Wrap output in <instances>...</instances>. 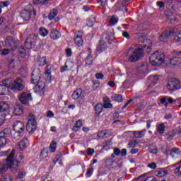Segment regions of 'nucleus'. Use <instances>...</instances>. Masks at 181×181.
<instances>
[{"label": "nucleus", "instance_id": "1", "mask_svg": "<svg viewBox=\"0 0 181 181\" xmlns=\"http://www.w3.org/2000/svg\"><path fill=\"white\" fill-rule=\"evenodd\" d=\"M144 56V49L138 47H130L126 54V59L131 63L138 62Z\"/></svg>", "mask_w": 181, "mask_h": 181}, {"label": "nucleus", "instance_id": "2", "mask_svg": "<svg viewBox=\"0 0 181 181\" xmlns=\"http://www.w3.org/2000/svg\"><path fill=\"white\" fill-rule=\"evenodd\" d=\"M6 164L0 166V173H5L8 169L18 170V164H15V150H12L10 155L6 159Z\"/></svg>", "mask_w": 181, "mask_h": 181}, {"label": "nucleus", "instance_id": "3", "mask_svg": "<svg viewBox=\"0 0 181 181\" xmlns=\"http://www.w3.org/2000/svg\"><path fill=\"white\" fill-rule=\"evenodd\" d=\"M149 59L152 66H160L165 62V54L162 51H156L150 56Z\"/></svg>", "mask_w": 181, "mask_h": 181}, {"label": "nucleus", "instance_id": "4", "mask_svg": "<svg viewBox=\"0 0 181 181\" xmlns=\"http://www.w3.org/2000/svg\"><path fill=\"white\" fill-rule=\"evenodd\" d=\"M8 79V88L13 91H22L25 89V81L21 78H17L12 82V79Z\"/></svg>", "mask_w": 181, "mask_h": 181}, {"label": "nucleus", "instance_id": "5", "mask_svg": "<svg viewBox=\"0 0 181 181\" xmlns=\"http://www.w3.org/2000/svg\"><path fill=\"white\" fill-rule=\"evenodd\" d=\"M181 87L180 81L176 78H170L167 84V88L170 91H176Z\"/></svg>", "mask_w": 181, "mask_h": 181}, {"label": "nucleus", "instance_id": "6", "mask_svg": "<svg viewBox=\"0 0 181 181\" xmlns=\"http://www.w3.org/2000/svg\"><path fill=\"white\" fill-rule=\"evenodd\" d=\"M32 12H33L34 15H36V11L33 10V6L30 4L21 12V17L24 21H29V19H30V15H32Z\"/></svg>", "mask_w": 181, "mask_h": 181}, {"label": "nucleus", "instance_id": "7", "mask_svg": "<svg viewBox=\"0 0 181 181\" xmlns=\"http://www.w3.org/2000/svg\"><path fill=\"white\" fill-rule=\"evenodd\" d=\"M26 130L30 134V132H35L36 130V119L35 115H30L27 122Z\"/></svg>", "mask_w": 181, "mask_h": 181}, {"label": "nucleus", "instance_id": "8", "mask_svg": "<svg viewBox=\"0 0 181 181\" xmlns=\"http://www.w3.org/2000/svg\"><path fill=\"white\" fill-rule=\"evenodd\" d=\"M36 42H37V35L31 34L28 37L25 42V47L26 49H30L35 47Z\"/></svg>", "mask_w": 181, "mask_h": 181}, {"label": "nucleus", "instance_id": "9", "mask_svg": "<svg viewBox=\"0 0 181 181\" xmlns=\"http://www.w3.org/2000/svg\"><path fill=\"white\" fill-rule=\"evenodd\" d=\"M9 94V79L2 81V84H0V95H7Z\"/></svg>", "mask_w": 181, "mask_h": 181}, {"label": "nucleus", "instance_id": "10", "mask_svg": "<svg viewBox=\"0 0 181 181\" xmlns=\"http://www.w3.org/2000/svg\"><path fill=\"white\" fill-rule=\"evenodd\" d=\"M40 77H42V74L40 69H35L33 71L31 74V81L33 84H36L40 81Z\"/></svg>", "mask_w": 181, "mask_h": 181}, {"label": "nucleus", "instance_id": "11", "mask_svg": "<svg viewBox=\"0 0 181 181\" xmlns=\"http://www.w3.org/2000/svg\"><path fill=\"white\" fill-rule=\"evenodd\" d=\"M18 100L21 104L26 105L29 101H32V95L28 93H23L18 96Z\"/></svg>", "mask_w": 181, "mask_h": 181}, {"label": "nucleus", "instance_id": "12", "mask_svg": "<svg viewBox=\"0 0 181 181\" xmlns=\"http://www.w3.org/2000/svg\"><path fill=\"white\" fill-rule=\"evenodd\" d=\"M83 31H76L74 40L77 46H83Z\"/></svg>", "mask_w": 181, "mask_h": 181}, {"label": "nucleus", "instance_id": "13", "mask_svg": "<svg viewBox=\"0 0 181 181\" xmlns=\"http://www.w3.org/2000/svg\"><path fill=\"white\" fill-rule=\"evenodd\" d=\"M175 35V31L170 30V31H164L162 33V34L159 37V40L160 42H168V39H170L172 36Z\"/></svg>", "mask_w": 181, "mask_h": 181}, {"label": "nucleus", "instance_id": "14", "mask_svg": "<svg viewBox=\"0 0 181 181\" xmlns=\"http://www.w3.org/2000/svg\"><path fill=\"white\" fill-rule=\"evenodd\" d=\"M13 128L16 132L23 133V132L25 131V124L21 121H16V122H14Z\"/></svg>", "mask_w": 181, "mask_h": 181}, {"label": "nucleus", "instance_id": "15", "mask_svg": "<svg viewBox=\"0 0 181 181\" xmlns=\"http://www.w3.org/2000/svg\"><path fill=\"white\" fill-rule=\"evenodd\" d=\"M73 66L74 64L71 61H66L65 62V65L61 68V73H64V71H69V70H71L73 69Z\"/></svg>", "mask_w": 181, "mask_h": 181}, {"label": "nucleus", "instance_id": "16", "mask_svg": "<svg viewBox=\"0 0 181 181\" xmlns=\"http://www.w3.org/2000/svg\"><path fill=\"white\" fill-rule=\"evenodd\" d=\"M49 36L52 40H57L62 37V33L57 30H53L50 32Z\"/></svg>", "mask_w": 181, "mask_h": 181}, {"label": "nucleus", "instance_id": "17", "mask_svg": "<svg viewBox=\"0 0 181 181\" xmlns=\"http://www.w3.org/2000/svg\"><path fill=\"white\" fill-rule=\"evenodd\" d=\"M5 44L7 47H15L16 42L12 37H7L5 40Z\"/></svg>", "mask_w": 181, "mask_h": 181}, {"label": "nucleus", "instance_id": "18", "mask_svg": "<svg viewBox=\"0 0 181 181\" xmlns=\"http://www.w3.org/2000/svg\"><path fill=\"white\" fill-rule=\"evenodd\" d=\"M14 115H22L23 114V107L21 105H16L13 109Z\"/></svg>", "mask_w": 181, "mask_h": 181}, {"label": "nucleus", "instance_id": "19", "mask_svg": "<svg viewBox=\"0 0 181 181\" xmlns=\"http://www.w3.org/2000/svg\"><path fill=\"white\" fill-rule=\"evenodd\" d=\"M28 145H29V140H28L26 138L23 139L18 144L20 151L26 149V146H28Z\"/></svg>", "mask_w": 181, "mask_h": 181}, {"label": "nucleus", "instance_id": "20", "mask_svg": "<svg viewBox=\"0 0 181 181\" xmlns=\"http://www.w3.org/2000/svg\"><path fill=\"white\" fill-rule=\"evenodd\" d=\"M168 173V170H157L154 171V176H156L157 177H165Z\"/></svg>", "mask_w": 181, "mask_h": 181}, {"label": "nucleus", "instance_id": "21", "mask_svg": "<svg viewBox=\"0 0 181 181\" xmlns=\"http://www.w3.org/2000/svg\"><path fill=\"white\" fill-rule=\"evenodd\" d=\"M53 69V65L52 64H48L46 66L45 69V76L47 78V80H51L52 79V70Z\"/></svg>", "mask_w": 181, "mask_h": 181}, {"label": "nucleus", "instance_id": "22", "mask_svg": "<svg viewBox=\"0 0 181 181\" xmlns=\"http://www.w3.org/2000/svg\"><path fill=\"white\" fill-rule=\"evenodd\" d=\"M136 70L140 74H144V73L148 71V65L145 64H140L137 66Z\"/></svg>", "mask_w": 181, "mask_h": 181}, {"label": "nucleus", "instance_id": "23", "mask_svg": "<svg viewBox=\"0 0 181 181\" xmlns=\"http://www.w3.org/2000/svg\"><path fill=\"white\" fill-rule=\"evenodd\" d=\"M146 134V129L133 132V135L134 138H144Z\"/></svg>", "mask_w": 181, "mask_h": 181}, {"label": "nucleus", "instance_id": "24", "mask_svg": "<svg viewBox=\"0 0 181 181\" xmlns=\"http://www.w3.org/2000/svg\"><path fill=\"white\" fill-rule=\"evenodd\" d=\"M156 129H157V132L160 135H163V134H165V124L164 123H160V124L157 123Z\"/></svg>", "mask_w": 181, "mask_h": 181}, {"label": "nucleus", "instance_id": "25", "mask_svg": "<svg viewBox=\"0 0 181 181\" xmlns=\"http://www.w3.org/2000/svg\"><path fill=\"white\" fill-rule=\"evenodd\" d=\"M95 24V16H91L89 17L86 21V25L89 28H93L94 25Z\"/></svg>", "mask_w": 181, "mask_h": 181}, {"label": "nucleus", "instance_id": "26", "mask_svg": "<svg viewBox=\"0 0 181 181\" xmlns=\"http://www.w3.org/2000/svg\"><path fill=\"white\" fill-rule=\"evenodd\" d=\"M105 49H107V43L104 41H100L98 45L97 51L99 52V53H101V52H104Z\"/></svg>", "mask_w": 181, "mask_h": 181}, {"label": "nucleus", "instance_id": "27", "mask_svg": "<svg viewBox=\"0 0 181 181\" xmlns=\"http://www.w3.org/2000/svg\"><path fill=\"white\" fill-rule=\"evenodd\" d=\"M170 63L171 66H179V64L181 63V59L176 57H173L170 59Z\"/></svg>", "mask_w": 181, "mask_h": 181}, {"label": "nucleus", "instance_id": "28", "mask_svg": "<svg viewBox=\"0 0 181 181\" xmlns=\"http://www.w3.org/2000/svg\"><path fill=\"white\" fill-rule=\"evenodd\" d=\"M178 155H181V151L179 148H174L170 151V156L173 159L177 158Z\"/></svg>", "mask_w": 181, "mask_h": 181}, {"label": "nucleus", "instance_id": "29", "mask_svg": "<svg viewBox=\"0 0 181 181\" xmlns=\"http://www.w3.org/2000/svg\"><path fill=\"white\" fill-rule=\"evenodd\" d=\"M103 162L106 168H111V166L114 165V160L111 158H104Z\"/></svg>", "mask_w": 181, "mask_h": 181}, {"label": "nucleus", "instance_id": "30", "mask_svg": "<svg viewBox=\"0 0 181 181\" xmlns=\"http://www.w3.org/2000/svg\"><path fill=\"white\" fill-rule=\"evenodd\" d=\"M9 135H11V129H4L0 132V136L1 138H5L6 139Z\"/></svg>", "mask_w": 181, "mask_h": 181}, {"label": "nucleus", "instance_id": "31", "mask_svg": "<svg viewBox=\"0 0 181 181\" xmlns=\"http://www.w3.org/2000/svg\"><path fill=\"white\" fill-rule=\"evenodd\" d=\"M158 76H151L148 78V81L150 82V85L148 86V87H153V86L158 83Z\"/></svg>", "mask_w": 181, "mask_h": 181}, {"label": "nucleus", "instance_id": "32", "mask_svg": "<svg viewBox=\"0 0 181 181\" xmlns=\"http://www.w3.org/2000/svg\"><path fill=\"white\" fill-rule=\"evenodd\" d=\"M83 94V90L81 89H77L76 91H74L72 94V98L73 100H78L80 98V96Z\"/></svg>", "mask_w": 181, "mask_h": 181}, {"label": "nucleus", "instance_id": "33", "mask_svg": "<svg viewBox=\"0 0 181 181\" xmlns=\"http://www.w3.org/2000/svg\"><path fill=\"white\" fill-rule=\"evenodd\" d=\"M111 98L113 101H116L117 103H122V95L120 94H112Z\"/></svg>", "mask_w": 181, "mask_h": 181}, {"label": "nucleus", "instance_id": "34", "mask_svg": "<svg viewBox=\"0 0 181 181\" xmlns=\"http://www.w3.org/2000/svg\"><path fill=\"white\" fill-rule=\"evenodd\" d=\"M81 127H83V121H81V119H79L76 121L75 125L73 127L72 130L75 132H77V131H78V129H80Z\"/></svg>", "mask_w": 181, "mask_h": 181}, {"label": "nucleus", "instance_id": "35", "mask_svg": "<svg viewBox=\"0 0 181 181\" xmlns=\"http://www.w3.org/2000/svg\"><path fill=\"white\" fill-rule=\"evenodd\" d=\"M7 110H9V105L5 102H1L0 112H5V111H7Z\"/></svg>", "mask_w": 181, "mask_h": 181}, {"label": "nucleus", "instance_id": "36", "mask_svg": "<svg viewBox=\"0 0 181 181\" xmlns=\"http://www.w3.org/2000/svg\"><path fill=\"white\" fill-rule=\"evenodd\" d=\"M175 135H176V131L171 130L166 133L165 136L167 137L168 141H172V139L175 138Z\"/></svg>", "mask_w": 181, "mask_h": 181}, {"label": "nucleus", "instance_id": "37", "mask_svg": "<svg viewBox=\"0 0 181 181\" xmlns=\"http://www.w3.org/2000/svg\"><path fill=\"white\" fill-rule=\"evenodd\" d=\"M57 13L58 12L57 9L52 10L48 15V19L49 21H53V19L57 16Z\"/></svg>", "mask_w": 181, "mask_h": 181}, {"label": "nucleus", "instance_id": "38", "mask_svg": "<svg viewBox=\"0 0 181 181\" xmlns=\"http://www.w3.org/2000/svg\"><path fill=\"white\" fill-rule=\"evenodd\" d=\"M103 108H104V106L103 105V104L99 103L96 105L95 106V114H97L98 115H100L101 112H103Z\"/></svg>", "mask_w": 181, "mask_h": 181}, {"label": "nucleus", "instance_id": "39", "mask_svg": "<svg viewBox=\"0 0 181 181\" xmlns=\"http://www.w3.org/2000/svg\"><path fill=\"white\" fill-rule=\"evenodd\" d=\"M57 148V143L54 140L52 141L50 145H49V152L53 153V152H56V149Z\"/></svg>", "mask_w": 181, "mask_h": 181}, {"label": "nucleus", "instance_id": "40", "mask_svg": "<svg viewBox=\"0 0 181 181\" xmlns=\"http://www.w3.org/2000/svg\"><path fill=\"white\" fill-rule=\"evenodd\" d=\"M36 84L35 88L37 91H42L45 88V82L39 81Z\"/></svg>", "mask_w": 181, "mask_h": 181}, {"label": "nucleus", "instance_id": "41", "mask_svg": "<svg viewBox=\"0 0 181 181\" xmlns=\"http://www.w3.org/2000/svg\"><path fill=\"white\" fill-rule=\"evenodd\" d=\"M39 33L40 35V36H42V37H46V36H47V35H49V30H47V29L41 27L39 29Z\"/></svg>", "mask_w": 181, "mask_h": 181}, {"label": "nucleus", "instance_id": "42", "mask_svg": "<svg viewBox=\"0 0 181 181\" xmlns=\"http://www.w3.org/2000/svg\"><path fill=\"white\" fill-rule=\"evenodd\" d=\"M105 39L107 40H114V33L111 30L107 31Z\"/></svg>", "mask_w": 181, "mask_h": 181}, {"label": "nucleus", "instance_id": "43", "mask_svg": "<svg viewBox=\"0 0 181 181\" xmlns=\"http://www.w3.org/2000/svg\"><path fill=\"white\" fill-rule=\"evenodd\" d=\"M93 55H91V54H89L85 60L86 64H87L88 66L93 64Z\"/></svg>", "mask_w": 181, "mask_h": 181}, {"label": "nucleus", "instance_id": "44", "mask_svg": "<svg viewBox=\"0 0 181 181\" xmlns=\"http://www.w3.org/2000/svg\"><path fill=\"white\" fill-rule=\"evenodd\" d=\"M22 132H15L13 135V139H16V141H19L21 138H22Z\"/></svg>", "mask_w": 181, "mask_h": 181}, {"label": "nucleus", "instance_id": "45", "mask_svg": "<svg viewBox=\"0 0 181 181\" xmlns=\"http://www.w3.org/2000/svg\"><path fill=\"white\" fill-rule=\"evenodd\" d=\"M110 25L112 26H114V25H116V23H118V18L117 17L112 16L110 20L109 21Z\"/></svg>", "mask_w": 181, "mask_h": 181}, {"label": "nucleus", "instance_id": "46", "mask_svg": "<svg viewBox=\"0 0 181 181\" xmlns=\"http://www.w3.org/2000/svg\"><path fill=\"white\" fill-rule=\"evenodd\" d=\"M8 144V141L4 137H1L0 136V148H4Z\"/></svg>", "mask_w": 181, "mask_h": 181}, {"label": "nucleus", "instance_id": "47", "mask_svg": "<svg viewBox=\"0 0 181 181\" xmlns=\"http://www.w3.org/2000/svg\"><path fill=\"white\" fill-rule=\"evenodd\" d=\"M46 64V57H42L38 59V66H45Z\"/></svg>", "mask_w": 181, "mask_h": 181}, {"label": "nucleus", "instance_id": "48", "mask_svg": "<svg viewBox=\"0 0 181 181\" xmlns=\"http://www.w3.org/2000/svg\"><path fill=\"white\" fill-rule=\"evenodd\" d=\"M49 0H35L33 1L34 5H44Z\"/></svg>", "mask_w": 181, "mask_h": 181}, {"label": "nucleus", "instance_id": "49", "mask_svg": "<svg viewBox=\"0 0 181 181\" xmlns=\"http://www.w3.org/2000/svg\"><path fill=\"white\" fill-rule=\"evenodd\" d=\"M174 40L177 43H180L181 45V31L177 33V35L174 37Z\"/></svg>", "mask_w": 181, "mask_h": 181}, {"label": "nucleus", "instance_id": "50", "mask_svg": "<svg viewBox=\"0 0 181 181\" xmlns=\"http://www.w3.org/2000/svg\"><path fill=\"white\" fill-rule=\"evenodd\" d=\"M8 5H11V3L9 2V1L0 2V8H6V6H8Z\"/></svg>", "mask_w": 181, "mask_h": 181}, {"label": "nucleus", "instance_id": "51", "mask_svg": "<svg viewBox=\"0 0 181 181\" xmlns=\"http://www.w3.org/2000/svg\"><path fill=\"white\" fill-rule=\"evenodd\" d=\"M103 108H112V104H111L109 102H107V100H105L103 104Z\"/></svg>", "mask_w": 181, "mask_h": 181}, {"label": "nucleus", "instance_id": "52", "mask_svg": "<svg viewBox=\"0 0 181 181\" xmlns=\"http://www.w3.org/2000/svg\"><path fill=\"white\" fill-rule=\"evenodd\" d=\"M47 151L46 150H42L40 153V158H42V159H45V158H47Z\"/></svg>", "mask_w": 181, "mask_h": 181}, {"label": "nucleus", "instance_id": "53", "mask_svg": "<svg viewBox=\"0 0 181 181\" xmlns=\"http://www.w3.org/2000/svg\"><path fill=\"white\" fill-rule=\"evenodd\" d=\"M156 163H151L147 165V168H149L150 169H156Z\"/></svg>", "mask_w": 181, "mask_h": 181}, {"label": "nucleus", "instance_id": "54", "mask_svg": "<svg viewBox=\"0 0 181 181\" xmlns=\"http://www.w3.org/2000/svg\"><path fill=\"white\" fill-rule=\"evenodd\" d=\"M95 78L97 80H103L104 78V75L101 73H98L95 74Z\"/></svg>", "mask_w": 181, "mask_h": 181}, {"label": "nucleus", "instance_id": "55", "mask_svg": "<svg viewBox=\"0 0 181 181\" xmlns=\"http://www.w3.org/2000/svg\"><path fill=\"white\" fill-rule=\"evenodd\" d=\"M114 155H116V156H119L121 155V151L118 148H115L113 151Z\"/></svg>", "mask_w": 181, "mask_h": 181}, {"label": "nucleus", "instance_id": "56", "mask_svg": "<svg viewBox=\"0 0 181 181\" xmlns=\"http://www.w3.org/2000/svg\"><path fill=\"white\" fill-rule=\"evenodd\" d=\"M93 172H94V169L93 168H88L87 172H86V175L88 176V177H90V176H91V175H93Z\"/></svg>", "mask_w": 181, "mask_h": 181}, {"label": "nucleus", "instance_id": "57", "mask_svg": "<svg viewBox=\"0 0 181 181\" xmlns=\"http://www.w3.org/2000/svg\"><path fill=\"white\" fill-rule=\"evenodd\" d=\"M175 175H177L178 176L181 175V165L180 167H177L175 170Z\"/></svg>", "mask_w": 181, "mask_h": 181}, {"label": "nucleus", "instance_id": "58", "mask_svg": "<svg viewBox=\"0 0 181 181\" xmlns=\"http://www.w3.org/2000/svg\"><path fill=\"white\" fill-rule=\"evenodd\" d=\"M47 117L48 118H53V117H54V113H53L51 110H49L47 112Z\"/></svg>", "mask_w": 181, "mask_h": 181}, {"label": "nucleus", "instance_id": "59", "mask_svg": "<svg viewBox=\"0 0 181 181\" xmlns=\"http://www.w3.org/2000/svg\"><path fill=\"white\" fill-rule=\"evenodd\" d=\"M26 176V173L25 172H21L18 174V179H23V177H25Z\"/></svg>", "mask_w": 181, "mask_h": 181}, {"label": "nucleus", "instance_id": "60", "mask_svg": "<svg viewBox=\"0 0 181 181\" xmlns=\"http://www.w3.org/2000/svg\"><path fill=\"white\" fill-rule=\"evenodd\" d=\"M144 181H158L155 177H147Z\"/></svg>", "mask_w": 181, "mask_h": 181}, {"label": "nucleus", "instance_id": "61", "mask_svg": "<svg viewBox=\"0 0 181 181\" xmlns=\"http://www.w3.org/2000/svg\"><path fill=\"white\" fill-rule=\"evenodd\" d=\"M4 122H5V116L0 115V127H2Z\"/></svg>", "mask_w": 181, "mask_h": 181}, {"label": "nucleus", "instance_id": "62", "mask_svg": "<svg viewBox=\"0 0 181 181\" xmlns=\"http://www.w3.org/2000/svg\"><path fill=\"white\" fill-rule=\"evenodd\" d=\"M156 5L157 6H159V8L165 7V3H163V1H157Z\"/></svg>", "mask_w": 181, "mask_h": 181}, {"label": "nucleus", "instance_id": "63", "mask_svg": "<svg viewBox=\"0 0 181 181\" xmlns=\"http://www.w3.org/2000/svg\"><path fill=\"white\" fill-rule=\"evenodd\" d=\"M9 49H3L1 54H3V56H6V54H9Z\"/></svg>", "mask_w": 181, "mask_h": 181}, {"label": "nucleus", "instance_id": "64", "mask_svg": "<svg viewBox=\"0 0 181 181\" xmlns=\"http://www.w3.org/2000/svg\"><path fill=\"white\" fill-rule=\"evenodd\" d=\"M67 57H70L72 54L71 49H67L66 50Z\"/></svg>", "mask_w": 181, "mask_h": 181}]
</instances>
